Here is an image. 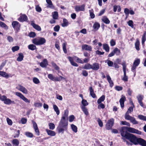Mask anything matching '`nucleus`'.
Here are the masks:
<instances>
[{"instance_id":"1","label":"nucleus","mask_w":146,"mask_h":146,"mask_svg":"<svg viewBox=\"0 0 146 146\" xmlns=\"http://www.w3.org/2000/svg\"><path fill=\"white\" fill-rule=\"evenodd\" d=\"M120 133L121 135L123 137L121 139L124 141H125V139L131 143L126 141L127 145H131L133 144L135 145H139L142 146H146V140L141 138H138L135 135L130 133L141 135L142 134L141 131L132 127L124 126L121 128Z\"/></svg>"},{"instance_id":"2","label":"nucleus","mask_w":146,"mask_h":146,"mask_svg":"<svg viewBox=\"0 0 146 146\" xmlns=\"http://www.w3.org/2000/svg\"><path fill=\"white\" fill-rule=\"evenodd\" d=\"M68 124V119H65L64 117L61 118L58 127V133H63L64 131L67 130Z\"/></svg>"},{"instance_id":"3","label":"nucleus","mask_w":146,"mask_h":146,"mask_svg":"<svg viewBox=\"0 0 146 146\" xmlns=\"http://www.w3.org/2000/svg\"><path fill=\"white\" fill-rule=\"evenodd\" d=\"M133 110V107H130L128 109L127 111L125 114L124 117L125 119L129 120L130 122L133 124H138V122L135 120V117L129 115V113L132 112Z\"/></svg>"},{"instance_id":"4","label":"nucleus","mask_w":146,"mask_h":146,"mask_svg":"<svg viewBox=\"0 0 146 146\" xmlns=\"http://www.w3.org/2000/svg\"><path fill=\"white\" fill-rule=\"evenodd\" d=\"M32 41L34 44L36 45H42L46 42L45 39L41 37L35 38L32 40Z\"/></svg>"},{"instance_id":"5","label":"nucleus","mask_w":146,"mask_h":146,"mask_svg":"<svg viewBox=\"0 0 146 146\" xmlns=\"http://www.w3.org/2000/svg\"><path fill=\"white\" fill-rule=\"evenodd\" d=\"M114 119L113 118H111L108 120L106 124V128L107 130L111 129L114 124Z\"/></svg>"},{"instance_id":"6","label":"nucleus","mask_w":146,"mask_h":146,"mask_svg":"<svg viewBox=\"0 0 146 146\" xmlns=\"http://www.w3.org/2000/svg\"><path fill=\"white\" fill-rule=\"evenodd\" d=\"M15 94L16 96L20 97L25 102L28 104L30 103V100L25 97L21 93L19 92H15Z\"/></svg>"},{"instance_id":"7","label":"nucleus","mask_w":146,"mask_h":146,"mask_svg":"<svg viewBox=\"0 0 146 146\" xmlns=\"http://www.w3.org/2000/svg\"><path fill=\"white\" fill-rule=\"evenodd\" d=\"M12 25L14 29L17 31L18 32L20 29L21 25L19 23L16 21H13L12 23Z\"/></svg>"},{"instance_id":"8","label":"nucleus","mask_w":146,"mask_h":146,"mask_svg":"<svg viewBox=\"0 0 146 146\" xmlns=\"http://www.w3.org/2000/svg\"><path fill=\"white\" fill-rule=\"evenodd\" d=\"M120 53V50L117 48H115L109 54L108 57H110L113 56L115 54H116V55H119Z\"/></svg>"},{"instance_id":"9","label":"nucleus","mask_w":146,"mask_h":146,"mask_svg":"<svg viewBox=\"0 0 146 146\" xmlns=\"http://www.w3.org/2000/svg\"><path fill=\"white\" fill-rule=\"evenodd\" d=\"M18 20L20 22H28V18L26 15L21 14L18 19Z\"/></svg>"},{"instance_id":"10","label":"nucleus","mask_w":146,"mask_h":146,"mask_svg":"<svg viewBox=\"0 0 146 146\" xmlns=\"http://www.w3.org/2000/svg\"><path fill=\"white\" fill-rule=\"evenodd\" d=\"M32 122L35 133L38 136H39L40 135V132L36 123L35 121L33 120H32Z\"/></svg>"},{"instance_id":"11","label":"nucleus","mask_w":146,"mask_h":146,"mask_svg":"<svg viewBox=\"0 0 146 146\" xmlns=\"http://www.w3.org/2000/svg\"><path fill=\"white\" fill-rule=\"evenodd\" d=\"M85 6L84 4H83L81 6H76L75 8V11L77 12L79 11H84L85 10Z\"/></svg>"},{"instance_id":"12","label":"nucleus","mask_w":146,"mask_h":146,"mask_svg":"<svg viewBox=\"0 0 146 146\" xmlns=\"http://www.w3.org/2000/svg\"><path fill=\"white\" fill-rule=\"evenodd\" d=\"M137 98L138 103H139L141 106L144 108H145L146 106H144L143 103L142 101L143 99V96L140 95L137 96Z\"/></svg>"},{"instance_id":"13","label":"nucleus","mask_w":146,"mask_h":146,"mask_svg":"<svg viewBox=\"0 0 146 146\" xmlns=\"http://www.w3.org/2000/svg\"><path fill=\"white\" fill-rule=\"evenodd\" d=\"M82 50H85L90 51H92V46L86 44L82 45Z\"/></svg>"},{"instance_id":"14","label":"nucleus","mask_w":146,"mask_h":146,"mask_svg":"<svg viewBox=\"0 0 146 146\" xmlns=\"http://www.w3.org/2000/svg\"><path fill=\"white\" fill-rule=\"evenodd\" d=\"M100 64L97 62H94L92 64V69L93 70L97 71L100 68Z\"/></svg>"},{"instance_id":"15","label":"nucleus","mask_w":146,"mask_h":146,"mask_svg":"<svg viewBox=\"0 0 146 146\" xmlns=\"http://www.w3.org/2000/svg\"><path fill=\"white\" fill-rule=\"evenodd\" d=\"M48 64V62L46 59L43 60L40 63V66L42 68H46Z\"/></svg>"},{"instance_id":"16","label":"nucleus","mask_w":146,"mask_h":146,"mask_svg":"<svg viewBox=\"0 0 146 146\" xmlns=\"http://www.w3.org/2000/svg\"><path fill=\"white\" fill-rule=\"evenodd\" d=\"M31 25L36 30L38 31L41 30L40 27L38 25L34 23V21H32L31 23Z\"/></svg>"},{"instance_id":"17","label":"nucleus","mask_w":146,"mask_h":146,"mask_svg":"<svg viewBox=\"0 0 146 146\" xmlns=\"http://www.w3.org/2000/svg\"><path fill=\"white\" fill-rule=\"evenodd\" d=\"M68 59L72 65L76 67L78 66V65L74 62V58L73 57L70 56H68Z\"/></svg>"},{"instance_id":"18","label":"nucleus","mask_w":146,"mask_h":146,"mask_svg":"<svg viewBox=\"0 0 146 146\" xmlns=\"http://www.w3.org/2000/svg\"><path fill=\"white\" fill-rule=\"evenodd\" d=\"M48 77L49 79L53 81H58L59 80L58 78L55 77L52 74H48Z\"/></svg>"},{"instance_id":"19","label":"nucleus","mask_w":146,"mask_h":146,"mask_svg":"<svg viewBox=\"0 0 146 146\" xmlns=\"http://www.w3.org/2000/svg\"><path fill=\"white\" fill-rule=\"evenodd\" d=\"M122 97L119 100V102L120 103L121 106V108H123L124 107V103L126 99L125 96H122Z\"/></svg>"},{"instance_id":"20","label":"nucleus","mask_w":146,"mask_h":146,"mask_svg":"<svg viewBox=\"0 0 146 146\" xmlns=\"http://www.w3.org/2000/svg\"><path fill=\"white\" fill-rule=\"evenodd\" d=\"M89 90L90 92V94L92 97L95 98L96 97V95L94 93V90L92 86H90L89 88Z\"/></svg>"},{"instance_id":"21","label":"nucleus","mask_w":146,"mask_h":146,"mask_svg":"<svg viewBox=\"0 0 146 146\" xmlns=\"http://www.w3.org/2000/svg\"><path fill=\"white\" fill-rule=\"evenodd\" d=\"M46 131L48 135L52 136H54L56 135L55 132L53 131H52L48 129H46Z\"/></svg>"},{"instance_id":"22","label":"nucleus","mask_w":146,"mask_h":146,"mask_svg":"<svg viewBox=\"0 0 146 146\" xmlns=\"http://www.w3.org/2000/svg\"><path fill=\"white\" fill-rule=\"evenodd\" d=\"M140 45V43L138 38L136 39V42L135 43V47L136 50L139 51L140 50L139 46Z\"/></svg>"},{"instance_id":"23","label":"nucleus","mask_w":146,"mask_h":146,"mask_svg":"<svg viewBox=\"0 0 146 146\" xmlns=\"http://www.w3.org/2000/svg\"><path fill=\"white\" fill-rule=\"evenodd\" d=\"M19 90L22 92L23 93L27 94L28 93V91L27 90V89L24 87L23 86H22L21 85L19 86Z\"/></svg>"},{"instance_id":"24","label":"nucleus","mask_w":146,"mask_h":146,"mask_svg":"<svg viewBox=\"0 0 146 146\" xmlns=\"http://www.w3.org/2000/svg\"><path fill=\"white\" fill-rule=\"evenodd\" d=\"M4 103L5 104L7 105H9L11 104H15V102L14 101H11L10 99L7 98L5 100Z\"/></svg>"},{"instance_id":"25","label":"nucleus","mask_w":146,"mask_h":146,"mask_svg":"<svg viewBox=\"0 0 146 146\" xmlns=\"http://www.w3.org/2000/svg\"><path fill=\"white\" fill-rule=\"evenodd\" d=\"M19 56L17 59V60L19 62H21L23 60L24 56L22 52L18 54Z\"/></svg>"},{"instance_id":"26","label":"nucleus","mask_w":146,"mask_h":146,"mask_svg":"<svg viewBox=\"0 0 146 146\" xmlns=\"http://www.w3.org/2000/svg\"><path fill=\"white\" fill-rule=\"evenodd\" d=\"M81 108L84 113L86 116L89 115V113L88 110L87 108L86 107H81Z\"/></svg>"},{"instance_id":"27","label":"nucleus","mask_w":146,"mask_h":146,"mask_svg":"<svg viewBox=\"0 0 146 146\" xmlns=\"http://www.w3.org/2000/svg\"><path fill=\"white\" fill-rule=\"evenodd\" d=\"M146 31H145L143 34L142 37L141 43L143 46H145V42L146 40Z\"/></svg>"},{"instance_id":"28","label":"nucleus","mask_w":146,"mask_h":146,"mask_svg":"<svg viewBox=\"0 0 146 146\" xmlns=\"http://www.w3.org/2000/svg\"><path fill=\"white\" fill-rule=\"evenodd\" d=\"M13 146H19V140L17 139H13L12 141Z\"/></svg>"},{"instance_id":"29","label":"nucleus","mask_w":146,"mask_h":146,"mask_svg":"<svg viewBox=\"0 0 146 146\" xmlns=\"http://www.w3.org/2000/svg\"><path fill=\"white\" fill-rule=\"evenodd\" d=\"M107 78L108 81L110 84V86L111 88L113 86V83L111 80V78L110 76L109 75H107Z\"/></svg>"},{"instance_id":"30","label":"nucleus","mask_w":146,"mask_h":146,"mask_svg":"<svg viewBox=\"0 0 146 146\" xmlns=\"http://www.w3.org/2000/svg\"><path fill=\"white\" fill-rule=\"evenodd\" d=\"M69 25V22L68 20L65 18L63 19V23L61 24V26L63 27H67Z\"/></svg>"},{"instance_id":"31","label":"nucleus","mask_w":146,"mask_h":146,"mask_svg":"<svg viewBox=\"0 0 146 146\" xmlns=\"http://www.w3.org/2000/svg\"><path fill=\"white\" fill-rule=\"evenodd\" d=\"M102 20L103 22L106 24H109L110 23V21L106 16L103 17Z\"/></svg>"},{"instance_id":"32","label":"nucleus","mask_w":146,"mask_h":146,"mask_svg":"<svg viewBox=\"0 0 146 146\" xmlns=\"http://www.w3.org/2000/svg\"><path fill=\"white\" fill-rule=\"evenodd\" d=\"M0 75L6 78H8L9 77V75L6 72L4 71H0Z\"/></svg>"},{"instance_id":"33","label":"nucleus","mask_w":146,"mask_h":146,"mask_svg":"<svg viewBox=\"0 0 146 146\" xmlns=\"http://www.w3.org/2000/svg\"><path fill=\"white\" fill-rule=\"evenodd\" d=\"M92 64L89 63H87L83 67V68L84 69L86 70H90L92 69Z\"/></svg>"},{"instance_id":"34","label":"nucleus","mask_w":146,"mask_h":146,"mask_svg":"<svg viewBox=\"0 0 146 146\" xmlns=\"http://www.w3.org/2000/svg\"><path fill=\"white\" fill-rule=\"evenodd\" d=\"M100 27V24L97 22H96L93 24V27L96 30H98Z\"/></svg>"},{"instance_id":"35","label":"nucleus","mask_w":146,"mask_h":146,"mask_svg":"<svg viewBox=\"0 0 146 146\" xmlns=\"http://www.w3.org/2000/svg\"><path fill=\"white\" fill-rule=\"evenodd\" d=\"M103 48L106 52H108L110 51V47L107 44L105 43L103 44Z\"/></svg>"},{"instance_id":"36","label":"nucleus","mask_w":146,"mask_h":146,"mask_svg":"<svg viewBox=\"0 0 146 146\" xmlns=\"http://www.w3.org/2000/svg\"><path fill=\"white\" fill-rule=\"evenodd\" d=\"M105 96L104 95H102L97 100V103L98 104H100L102 102H103L105 100Z\"/></svg>"},{"instance_id":"37","label":"nucleus","mask_w":146,"mask_h":146,"mask_svg":"<svg viewBox=\"0 0 146 146\" xmlns=\"http://www.w3.org/2000/svg\"><path fill=\"white\" fill-rule=\"evenodd\" d=\"M123 66V69L124 73V76H127L126 75V67L125 62H124L122 64Z\"/></svg>"},{"instance_id":"38","label":"nucleus","mask_w":146,"mask_h":146,"mask_svg":"<svg viewBox=\"0 0 146 146\" xmlns=\"http://www.w3.org/2000/svg\"><path fill=\"white\" fill-rule=\"evenodd\" d=\"M68 110H66L64 111V114L62 117L61 118H63L64 117L65 119H68Z\"/></svg>"},{"instance_id":"39","label":"nucleus","mask_w":146,"mask_h":146,"mask_svg":"<svg viewBox=\"0 0 146 146\" xmlns=\"http://www.w3.org/2000/svg\"><path fill=\"white\" fill-rule=\"evenodd\" d=\"M28 48L32 50H36L37 48L36 46L33 44H30L28 46Z\"/></svg>"},{"instance_id":"40","label":"nucleus","mask_w":146,"mask_h":146,"mask_svg":"<svg viewBox=\"0 0 146 146\" xmlns=\"http://www.w3.org/2000/svg\"><path fill=\"white\" fill-rule=\"evenodd\" d=\"M52 17L54 19H57L58 17V13L57 11H54L52 13Z\"/></svg>"},{"instance_id":"41","label":"nucleus","mask_w":146,"mask_h":146,"mask_svg":"<svg viewBox=\"0 0 146 146\" xmlns=\"http://www.w3.org/2000/svg\"><path fill=\"white\" fill-rule=\"evenodd\" d=\"M67 44V42H64L62 44V49L64 53L66 54L67 53V51L66 49V46Z\"/></svg>"},{"instance_id":"42","label":"nucleus","mask_w":146,"mask_h":146,"mask_svg":"<svg viewBox=\"0 0 146 146\" xmlns=\"http://www.w3.org/2000/svg\"><path fill=\"white\" fill-rule=\"evenodd\" d=\"M53 108L54 111L56 112L57 115H58L60 113V111L57 106L56 105H53Z\"/></svg>"},{"instance_id":"43","label":"nucleus","mask_w":146,"mask_h":146,"mask_svg":"<svg viewBox=\"0 0 146 146\" xmlns=\"http://www.w3.org/2000/svg\"><path fill=\"white\" fill-rule=\"evenodd\" d=\"M82 105L81 106V107H86L88 106V103L87 102L86 100L83 99L82 101Z\"/></svg>"},{"instance_id":"44","label":"nucleus","mask_w":146,"mask_h":146,"mask_svg":"<svg viewBox=\"0 0 146 146\" xmlns=\"http://www.w3.org/2000/svg\"><path fill=\"white\" fill-rule=\"evenodd\" d=\"M0 26L2 28H4L5 29L7 30L8 29V26L4 23L0 21Z\"/></svg>"},{"instance_id":"45","label":"nucleus","mask_w":146,"mask_h":146,"mask_svg":"<svg viewBox=\"0 0 146 146\" xmlns=\"http://www.w3.org/2000/svg\"><path fill=\"white\" fill-rule=\"evenodd\" d=\"M74 60L76 61L78 63L83 64L84 62L80 58H79L77 56H75L74 57Z\"/></svg>"},{"instance_id":"46","label":"nucleus","mask_w":146,"mask_h":146,"mask_svg":"<svg viewBox=\"0 0 146 146\" xmlns=\"http://www.w3.org/2000/svg\"><path fill=\"white\" fill-rule=\"evenodd\" d=\"M25 135L27 137L29 138H32L33 137V135L32 133L28 131L25 132Z\"/></svg>"},{"instance_id":"47","label":"nucleus","mask_w":146,"mask_h":146,"mask_svg":"<svg viewBox=\"0 0 146 146\" xmlns=\"http://www.w3.org/2000/svg\"><path fill=\"white\" fill-rule=\"evenodd\" d=\"M52 67L54 68L55 70H59V67L56 65V63L53 62H52Z\"/></svg>"},{"instance_id":"48","label":"nucleus","mask_w":146,"mask_h":146,"mask_svg":"<svg viewBox=\"0 0 146 146\" xmlns=\"http://www.w3.org/2000/svg\"><path fill=\"white\" fill-rule=\"evenodd\" d=\"M138 118L140 119L146 121V116L142 115H139L138 116Z\"/></svg>"},{"instance_id":"49","label":"nucleus","mask_w":146,"mask_h":146,"mask_svg":"<svg viewBox=\"0 0 146 146\" xmlns=\"http://www.w3.org/2000/svg\"><path fill=\"white\" fill-rule=\"evenodd\" d=\"M140 62V60L139 59H137L135 60L133 62V64L136 66H137L139 64Z\"/></svg>"},{"instance_id":"50","label":"nucleus","mask_w":146,"mask_h":146,"mask_svg":"<svg viewBox=\"0 0 146 146\" xmlns=\"http://www.w3.org/2000/svg\"><path fill=\"white\" fill-rule=\"evenodd\" d=\"M20 47L19 46H13L12 48L11 49L13 52L17 51L19 49Z\"/></svg>"},{"instance_id":"51","label":"nucleus","mask_w":146,"mask_h":146,"mask_svg":"<svg viewBox=\"0 0 146 146\" xmlns=\"http://www.w3.org/2000/svg\"><path fill=\"white\" fill-rule=\"evenodd\" d=\"M71 127L74 132L75 133L77 132V128L76 125L72 124L71 125Z\"/></svg>"},{"instance_id":"52","label":"nucleus","mask_w":146,"mask_h":146,"mask_svg":"<svg viewBox=\"0 0 146 146\" xmlns=\"http://www.w3.org/2000/svg\"><path fill=\"white\" fill-rule=\"evenodd\" d=\"M121 124L124 125H126L128 126H129V127L131 125L129 123L127 122L126 121H122L121 122Z\"/></svg>"},{"instance_id":"53","label":"nucleus","mask_w":146,"mask_h":146,"mask_svg":"<svg viewBox=\"0 0 146 146\" xmlns=\"http://www.w3.org/2000/svg\"><path fill=\"white\" fill-rule=\"evenodd\" d=\"M36 35V33L33 32H31L29 34V36L30 37L34 38Z\"/></svg>"},{"instance_id":"54","label":"nucleus","mask_w":146,"mask_h":146,"mask_svg":"<svg viewBox=\"0 0 146 146\" xmlns=\"http://www.w3.org/2000/svg\"><path fill=\"white\" fill-rule=\"evenodd\" d=\"M89 11L90 13V15L91 18L92 19L94 18L95 17V15L93 13V9H92L91 10H90Z\"/></svg>"},{"instance_id":"55","label":"nucleus","mask_w":146,"mask_h":146,"mask_svg":"<svg viewBox=\"0 0 146 146\" xmlns=\"http://www.w3.org/2000/svg\"><path fill=\"white\" fill-rule=\"evenodd\" d=\"M49 129H54L55 127L54 124L53 123H50L48 124Z\"/></svg>"},{"instance_id":"56","label":"nucleus","mask_w":146,"mask_h":146,"mask_svg":"<svg viewBox=\"0 0 146 146\" xmlns=\"http://www.w3.org/2000/svg\"><path fill=\"white\" fill-rule=\"evenodd\" d=\"M133 24V22L132 20H129L128 22V25L131 27L132 28H133L134 27Z\"/></svg>"},{"instance_id":"57","label":"nucleus","mask_w":146,"mask_h":146,"mask_svg":"<svg viewBox=\"0 0 146 146\" xmlns=\"http://www.w3.org/2000/svg\"><path fill=\"white\" fill-rule=\"evenodd\" d=\"M99 104L98 105V109H100L101 108L104 109L105 108V105L101 103Z\"/></svg>"},{"instance_id":"58","label":"nucleus","mask_w":146,"mask_h":146,"mask_svg":"<svg viewBox=\"0 0 146 146\" xmlns=\"http://www.w3.org/2000/svg\"><path fill=\"white\" fill-rule=\"evenodd\" d=\"M46 1L47 3L49 5V7L52 8L53 6V4L51 0H46Z\"/></svg>"},{"instance_id":"59","label":"nucleus","mask_w":146,"mask_h":146,"mask_svg":"<svg viewBox=\"0 0 146 146\" xmlns=\"http://www.w3.org/2000/svg\"><path fill=\"white\" fill-rule=\"evenodd\" d=\"M7 98V97L5 95L2 96L1 94H0V100L4 102L5 100Z\"/></svg>"},{"instance_id":"60","label":"nucleus","mask_w":146,"mask_h":146,"mask_svg":"<svg viewBox=\"0 0 146 146\" xmlns=\"http://www.w3.org/2000/svg\"><path fill=\"white\" fill-rule=\"evenodd\" d=\"M33 81L34 83L36 84H38L40 83V81L38 79L35 77L33 78Z\"/></svg>"},{"instance_id":"61","label":"nucleus","mask_w":146,"mask_h":146,"mask_svg":"<svg viewBox=\"0 0 146 146\" xmlns=\"http://www.w3.org/2000/svg\"><path fill=\"white\" fill-rule=\"evenodd\" d=\"M42 104L41 103H36L34 104V106L35 107H41L42 106Z\"/></svg>"},{"instance_id":"62","label":"nucleus","mask_w":146,"mask_h":146,"mask_svg":"<svg viewBox=\"0 0 146 146\" xmlns=\"http://www.w3.org/2000/svg\"><path fill=\"white\" fill-rule=\"evenodd\" d=\"M97 121L99 126L101 127H102L103 126V123L102 120L100 118H98Z\"/></svg>"},{"instance_id":"63","label":"nucleus","mask_w":146,"mask_h":146,"mask_svg":"<svg viewBox=\"0 0 146 146\" xmlns=\"http://www.w3.org/2000/svg\"><path fill=\"white\" fill-rule=\"evenodd\" d=\"M35 9L36 11L38 12H40L42 11L41 8L38 5L36 6Z\"/></svg>"},{"instance_id":"64","label":"nucleus","mask_w":146,"mask_h":146,"mask_svg":"<svg viewBox=\"0 0 146 146\" xmlns=\"http://www.w3.org/2000/svg\"><path fill=\"white\" fill-rule=\"evenodd\" d=\"M82 74L84 76L86 77L88 76V72L86 70L82 71Z\"/></svg>"}]
</instances>
